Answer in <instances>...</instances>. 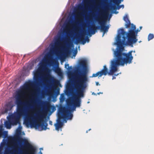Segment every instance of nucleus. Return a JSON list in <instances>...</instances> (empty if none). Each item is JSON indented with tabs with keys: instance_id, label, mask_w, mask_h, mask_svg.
<instances>
[{
	"instance_id": "obj_1",
	"label": "nucleus",
	"mask_w": 154,
	"mask_h": 154,
	"mask_svg": "<svg viewBox=\"0 0 154 154\" xmlns=\"http://www.w3.org/2000/svg\"><path fill=\"white\" fill-rule=\"evenodd\" d=\"M35 85V82L29 81L25 83L22 89L17 92L16 98L17 111L10 115L8 119L12 125H16L20 124L21 117L25 116L24 122L27 126L30 125L31 128L41 127L42 130H46L47 129L48 124L44 120L45 118L46 114H44L43 112H38L34 116L32 114L30 115H27L28 106H31L30 103L34 104L35 103V93L32 94V98L29 101L23 102L21 100L22 98L24 97L25 94L24 91L29 90L30 87Z\"/></svg>"
},
{
	"instance_id": "obj_2",
	"label": "nucleus",
	"mask_w": 154,
	"mask_h": 154,
	"mask_svg": "<svg viewBox=\"0 0 154 154\" xmlns=\"http://www.w3.org/2000/svg\"><path fill=\"white\" fill-rule=\"evenodd\" d=\"M118 47L116 50L114 51V57L116 60L112 61L109 72L105 65L101 71L93 74L91 77H95L98 76L101 77L103 75H106L107 74L109 75H112L117 71L118 66H124L125 64L127 65L131 63L133 58L132 54L133 51H130L128 53H123L124 48L122 45H118Z\"/></svg>"
},
{
	"instance_id": "obj_3",
	"label": "nucleus",
	"mask_w": 154,
	"mask_h": 154,
	"mask_svg": "<svg viewBox=\"0 0 154 154\" xmlns=\"http://www.w3.org/2000/svg\"><path fill=\"white\" fill-rule=\"evenodd\" d=\"M77 73L74 82V87L76 91V95L72 96L66 101L68 106H73V109L76 107H80L81 105V97H84V91L86 88L88 81L87 74L85 71Z\"/></svg>"
},
{
	"instance_id": "obj_4",
	"label": "nucleus",
	"mask_w": 154,
	"mask_h": 154,
	"mask_svg": "<svg viewBox=\"0 0 154 154\" xmlns=\"http://www.w3.org/2000/svg\"><path fill=\"white\" fill-rule=\"evenodd\" d=\"M108 14V13L106 11H104L102 12L95 19V20L98 22L100 26H96L94 25H92L91 26L90 28L88 29V33H90L91 32L92 34H94L97 29H100L101 32H103L102 35L103 37L105 33L108 31L109 29V27L108 26L105 25L106 15Z\"/></svg>"
},
{
	"instance_id": "obj_5",
	"label": "nucleus",
	"mask_w": 154,
	"mask_h": 154,
	"mask_svg": "<svg viewBox=\"0 0 154 154\" xmlns=\"http://www.w3.org/2000/svg\"><path fill=\"white\" fill-rule=\"evenodd\" d=\"M131 28L128 33L125 31L123 29H120L121 31V33L123 35V41L124 42L127 38L128 44L130 45L137 42V39L136 38V36L138 32L140 31L138 29H136L135 26L133 24H131Z\"/></svg>"
},
{
	"instance_id": "obj_6",
	"label": "nucleus",
	"mask_w": 154,
	"mask_h": 154,
	"mask_svg": "<svg viewBox=\"0 0 154 154\" xmlns=\"http://www.w3.org/2000/svg\"><path fill=\"white\" fill-rule=\"evenodd\" d=\"M72 117V114L67 108L64 106H60L58 113L57 123L55 125L56 130L58 131L59 129L63 125V121L61 120L62 119H71Z\"/></svg>"
},
{
	"instance_id": "obj_7",
	"label": "nucleus",
	"mask_w": 154,
	"mask_h": 154,
	"mask_svg": "<svg viewBox=\"0 0 154 154\" xmlns=\"http://www.w3.org/2000/svg\"><path fill=\"white\" fill-rule=\"evenodd\" d=\"M86 31L83 30L80 35L76 37V44H77L79 42H81L82 44L84 45L86 43V42H88L89 39L88 37L86 36L85 38H84V35H86Z\"/></svg>"
},
{
	"instance_id": "obj_8",
	"label": "nucleus",
	"mask_w": 154,
	"mask_h": 154,
	"mask_svg": "<svg viewBox=\"0 0 154 154\" xmlns=\"http://www.w3.org/2000/svg\"><path fill=\"white\" fill-rule=\"evenodd\" d=\"M60 45V39L59 38L55 41V45H53L52 46V48L51 49V51H52L53 52H55L56 54V52L58 50V47ZM57 55H58L57 54Z\"/></svg>"
},
{
	"instance_id": "obj_9",
	"label": "nucleus",
	"mask_w": 154,
	"mask_h": 154,
	"mask_svg": "<svg viewBox=\"0 0 154 154\" xmlns=\"http://www.w3.org/2000/svg\"><path fill=\"white\" fill-rule=\"evenodd\" d=\"M59 83V82L58 80H56L54 81V84H51L50 85H46V87L48 88V92L49 93L51 92L52 89H54L55 88L54 84H58Z\"/></svg>"
},
{
	"instance_id": "obj_10",
	"label": "nucleus",
	"mask_w": 154,
	"mask_h": 154,
	"mask_svg": "<svg viewBox=\"0 0 154 154\" xmlns=\"http://www.w3.org/2000/svg\"><path fill=\"white\" fill-rule=\"evenodd\" d=\"M123 20L126 23L125 25V27L126 28H128L129 27L131 24L127 15H126L124 17Z\"/></svg>"
},
{
	"instance_id": "obj_11",
	"label": "nucleus",
	"mask_w": 154,
	"mask_h": 154,
	"mask_svg": "<svg viewBox=\"0 0 154 154\" xmlns=\"http://www.w3.org/2000/svg\"><path fill=\"white\" fill-rule=\"evenodd\" d=\"M86 60H81L79 62V66L83 67H85L86 66Z\"/></svg>"
},
{
	"instance_id": "obj_12",
	"label": "nucleus",
	"mask_w": 154,
	"mask_h": 154,
	"mask_svg": "<svg viewBox=\"0 0 154 154\" xmlns=\"http://www.w3.org/2000/svg\"><path fill=\"white\" fill-rule=\"evenodd\" d=\"M55 72L57 73L58 75L60 76H62L63 75L61 69L59 68H57L55 69L54 70Z\"/></svg>"
},
{
	"instance_id": "obj_13",
	"label": "nucleus",
	"mask_w": 154,
	"mask_h": 154,
	"mask_svg": "<svg viewBox=\"0 0 154 154\" xmlns=\"http://www.w3.org/2000/svg\"><path fill=\"white\" fill-rule=\"evenodd\" d=\"M43 105L44 106H46L47 109L48 110H49V108L52 107L48 102H44L43 104ZM53 107L54 108V107L53 106Z\"/></svg>"
},
{
	"instance_id": "obj_14",
	"label": "nucleus",
	"mask_w": 154,
	"mask_h": 154,
	"mask_svg": "<svg viewBox=\"0 0 154 154\" xmlns=\"http://www.w3.org/2000/svg\"><path fill=\"white\" fill-rule=\"evenodd\" d=\"M5 127L8 129H10L11 125H12L10 122L6 121L5 123Z\"/></svg>"
},
{
	"instance_id": "obj_15",
	"label": "nucleus",
	"mask_w": 154,
	"mask_h": 154,
	"mask_svg": "<svg viewBox=\"0 0 154 154\" xmlns=\"http://www.w3.org/2000/svg\"><path fill=\"white\" fill-rule=\"evenodd\" d=\"M116 5H117V7H116L115 6H113L112 7V8L113 9L115 10H116V9L119 10L121 8H124V5H119V3L117 4Z\"/></svg>"
},
{
	"instance_id": "obj_16",
	"label": "nucleus",
	"mask_w": 154,
	"mask_h": 154,
	"mask_svg": "<svg viewBox=\"0 0 154 154\" xmlns=\"http://www.w3.org/2000/svg\"><path fill=\"white\" fill-rule=\"evenodd\" d=\"M6 107L8 109H6V111H7L8 110L11 109L13 107V106L12 105L11 102H9L7 104Z\"/></svg>"
},
{
	"instance_id": "obj_17",
	"label": "nucleus",
	"mask_w": 154,
	"mask_h": 154,
	"mask_svg": "<svg viewBox=\"0 0 154 154\" xmlns=\"http://www.w3.org/2000/svg\"><path fill=\"white\" fill-rule=\"evenodd\" d=\"M11 151L8 148L5 149V152L3 154H11L12 153Z\"/></svg>"
},
{
	"instance_id": "obj_18",
	"label": "nucleus",
	"mask_w": 154,
	"mask_h": 154,
	"mask_svg": "<svg viewBox=\"0 0 154 154\" xmlns=\"http://www.w3.org/2000/svg\"><path fill=\"white\" fill-rule=\"evenodd\" d=\"M72 42L71 39L68 38H67L66 39V44L67 45L69 46L72 44Z\"/></svg>"
},
{
	"instance_id": "obj_19",
	"label": "nucleus",
	"mask_w": 154,
	"mask_h": 154,
	"mask_svg": "<svg viewBox=\"0 0 154 154\" xmlns=\"http://www.w3.org/2000/svg\"><path fill=\"white\" fill-rule=\"evenodd\" d=\"M65 67L66 68H67L68 70V72L69 73H71V71L70 70L72 69V68L71 66L69 67V64H66L65 65Z\"/></svg>"
},
{
	"instance_id": "obj_20",
	"label": "nucleus",
	"mask_w": 154,
	"mask_h": 154,
	"mask_svg": "<svg viewBox=\"0 0 154 154\" xmlns=\"http://www.w3.org/2000/svg\"><path fill=\"white\" fill-rule=\"evenodd\" d=\"M120 29H120L119 30V33L117 35V40H121V35H122V34H121V31L120 30ZM122 35L123 36V35Z\"/></svg>"
},
{
	"instance_id": "obj_21",
	"label": "nucleus",
	"mask_w": 154,
	"mask_h": 154,
	"mask_svg": "<svg viewBox=\"0 0 154 154\" xmlns=\"http://www.w3.org/2000/svg\"><path fill=\"white\" fill-rule=\"evenodd\" d=\"M154 37V35L150 33L149 34L148 37V41H149L152 39H153Z\"/></svg>"
},
{
	"instance_id": "obj_22",
	"label": "nucleus",
	"mask_w": 154,
	"mask_h": 154,
	"mask_svg": "<svg viewBox=\"0 0 154 154\" xmlns=\"http://www.w3.org/2000/svg\"><path fill=\"white\" fill-rule=\"evenodd\" d=\"M125 41V40L124 42H123V40H122V41H121V40H117V45H122V42H124Z\"/></svg>"
},
{
	"instance_id": "obj_23",
	"label": "nucleus",
	"mask_w": 154,
	"mask_h": 154,
	"mask_svg": "<svg viewBox=\"0 0 154 154\" xmlns=\"http://www.w3.org/2000/svg\"><path fill=\"white\" fill-rule=\"evenodd\" d=\"M19 125V126H18V128L17 130V132H20L21 131V129L22 128V127L21 126V123L20 122V124H18Z\"/></svg>"
},
{
	"instance_id": "obj_24",
	"label": "nucleus",
	"mask_w": 154,
	"mask_h": 154,
	"mask_svg": "<svg viewBox=\"0 0 154 154\" xmlns=\"http://www.w3.org/2000/svg\"><path fill=\"white\" fill-rule=\"evenodd\" d=\"M39 75V72H38L37 71L35 73H34V76L35 77V80H37V78L36 77H37V80H38V76Z\"/></svg>"
},
{
	"instance_id": "obj_25",
	"label": "nucleus",
	"mask_w": 154,
	"mask_h": 154,
	"mask_svg": "<svg viewBox=\"0 0 154 154\" xmlns=\"http://www.w3.org/2000/svg\"><path fill=\"white\" fill-rule=\"evenodd\" d=\"M5 132V131H3L1 129H0V137H1L2 135H4Z\"/></svg>"
},
{
	"instance_id": "obj_26",
	"label": "nucleus",
	"mask_w": 154,
	"mask_h": 154,
	"mask_svg": "<svg viewBox=\"0 0 154 154\" xmlns=\"http://www.w3.org/2000/svg\"><path fill=\"white\" fill-rule=\"evenodd\" d=\"M100 93H101L100 92L99 93H97V94H96L94 92H93L92 93V95H97V94L99 95L100 94ZM101 94H102V93Z\"/></svg>"
},
{
	"instance_id": "obj_27",
	"label": "nucleus",
	"mask_w": 154,
	"mask_h": 154,
	"mask_svg": "<svg viewBox=\"0 0 154 154\" xmlns=\"http://www.w3.org/2000/svg\"><path fill=\"white\" fill-rule=\"evenodd\" d=\"M96 85L97 86H98V85H100L99 84V82H96Z\"/></svg>"
},
{
	"instance_id": "obj_28",
	"label": "nucleus",
	"mask_w": 154,
	"mask_h": 154,
	"mask_svg": "<svg viewBox=\"0 0 154 154\" xmlns=\"http://www.w3.org/2000/svg\"><path fill=\"white\" fill-rule=\"evenodd\" d=\"M52 122L51 121H49V124H50V125H52Z\"/></svg>"
},
{
	"instance_id": "obj_29",
	"label": "nucleus",
	"mask_w": 154,
	"mask_h": 154,
	"mask_svg": "<svg viewBox=\"0 0 154 154\" xmlns=\"http://www.w3.org/2000/svg\"><path fill=\"white\" fill-rule=\"evenodd\" d=\"M79 28L78 27V28H77V29H76V31H79Z\"/></svg>"
},
{
	"instance_id": "obj_30",
	"label": "nucleus",
	"mask_w": 154,
	"mask_h": 154,
	"mask_svg": "<svg viewBox=\"0 0 154 154\" xmlns=\"http://www.w3.org/2000/svg\"><path fill=\"white\" fill-rule=\"evenodd\" d=\"M2 149V147L1 146H0V151H1Z\"/></svg>"
},
{
	"instance_id": "obj_31",
	"label": "nucleus",
	"mask_w": 154,
	"mask_h": 154,
	"mask_svg": "<svg viewBox=\"0 0 154 154\" xmlns=\"http://www.w3.org/2000/svg\"><path fill=\"white\" fill-rule=\"evenodd\" d=\"M113 0V2L114 3H115L116 2V0Z\"/></svg>"
},
{
	"instance_id": "obj_32",
	"label": "nucleus",
	"mask_w": 154,
	"mask_h": 154,
	"mask_svg": "<svg viewBox=\"0 0 154 154\" xmlns=\"http://www.w3.org/2000/svg\"><path fill=\"white\" fill-rule=\"evenodd\" d=\"M116 78V77H115L114 76H113L112 79H115Z\"/></svg>"
},
{
	"instance_id": "obj_33",
	"label": "nucleus",
	"mask_w": 154,
	"mask_h": 154,
	"mask_svg": "<svg viewBox=\"0 0 154 154\" xmlns=\"http://www.w3.org/2000/svg\"><path fill=\"white\" fill-rule=\"evenodd\" d=\"M115 14H117V13H118V12H117V11H116V12H115Z\"/></svg>"
},
{
	"instance_id": "obj_34",
	"label": "nucleus",
	"mask_w": 154,
	"mask_h": 154,
	"mask_svg": "<svg viewBox=\"0 0 154 154\" xmlns=\"http://www.w3.org/2000/svg\"><path fill=\"white\" fill-rule=\"evenodd\" d=\"M119 75V74H115L114 75L115 76H117Z\"/></svg>"
},
{
	"instance_id": "obj_35",
	"label": "nucleus",
	"mask_w": 154,
	"mask_h": 154,
	"mask_svg": "<svg viewBox=\"0 0 154 154\" xmlns=\"http://www.w3.org/2000/svg\"><path fill=\"white\" fill-rule=\"evenodd\" d=\"M142 26H140V30L142 28Z\"/></svg>"
},
{
	"instance_id": "obj_36",
	"label": "nucleus",
	"mask_w": 154,
	"mask_h": 154,
	"mask_svg": "<svg viewBox=\"0 0 154 154\" xmlns=\"http://www.w3.org/2000/svg\"><path fill=\"white\" fill-rule=\"evenodd\" d=\"M59 55L60 57H62V56L61 54H60Z\"/></svg>"
},
{
	"instance_id": "obj_37",
	"label": "nucleus",
	"mask_w": 154,
	"mask_h": 154,
	"mask_svg": "<svg viewBox=\"0 0 154 154\" xmlns=\"http://www.w3.org/2000/svg\"><path fill=\"white\" fill-rule=\"evenodd\" d=\"M84 24L83 23H82V26H84Z\"/></svg>"
},
{
	"instance_id": "obj_38",
	"label": "nucleus",
	"mask_w": 154,
	"mask_h": 154,
	"mask_svg": "<svg viewBox=\"0 0 154 154\" xmlns=\"http://www.w3.org/2000/svg\"><path fill=\"white\" fill-rule=\"evenodd\" d=\"M40 154H42V153L41 152H40Z\"/></svg>"
},
{
	"instance_id": "obj_39",
	"label": "nucleus",
	"mask_w": 154,
	"mask_h": 154,
	"mask_svg": "<svg viewBox=\"0 0 154 154\" xmlns=\"http://www.w3.org/2000/svg\"><path fill=\"white\" fill-rule=\"evenodd\" d=\"M40 154H42V153L41 152H40Z\"/></svg>"
},
{
	"instance_id": "obj_40",
	"label": "nucleus",
	"mask_w": 154,
	"mask_h": 154,
	"mask_svg": "<svg viewBox=\"0 0 154 154\" xmlns=\"http://www.w3.org/2000/svg\"><path fill=\"white\" fill-rule=\"evenodd\" d=\"M0 154H2V153L1 152V151H0Z\"/></svg>"
},
{
	"instance_id": "obj_41",
	"label": "nucleus",
	"mask_w": 154,
	"mask_h": 154,
	"mask_svg": "<svg viewBox=\"0 0 154 154\" xmlns=\"http://www.w3.org/2000/svg\"><path fill=\"white\" fill-rule=\"evenodd\" d=\"M91 130V129H90L88 130V131H89Z\"/></svg>"
},
{
	"instance_id": "obj_42",
	"label": "nucleus",
	"mask_w": 154,
	"mask_h": 154,
	"mask_svg": "<svg viewBox=\"0 0 154 154\" xmlns=\"http://www.w3.org/2000/svg\"><path fill=\"white\" fill-rule=\"evenodd\" d=\"M80 21L82 23V20H80Z\"/></svg>"
},
{
	"instance_id": "obj_43",
	"label": "nucleus",
	"mask_w": 154,
	"mask_h": 154,
	"mask_svg": "<svg viewBox=\"0 0 154 154\" xmlns=\"http://www.w3.org/2000/svg\"><path fill=\"white\" fill-rule=\"evenodd\" d=\"M88 131H86V133H88Z\"/></svg>"
},
{
	"instance_id": "obj_44",
	"label": "nucleus",
	"mask_w": 154,
	"mask_h": 154,
	"mask_svg": "<svg viewBox=\"0 0 154 154\" xmlns=\"http://www.w3.org/2000/svg\"><path fill=\"white\" fill-rule=\"evenodd\" d=\"M54 60H53V61H52V63H53V62H54Z\"/></svg>"
},
{
	"instance_id": "obj_45",
	"label": "nucleus",
	"mask_w": 154,
	"mask_h": 154,
	"mask_svg": "<svg viewBox=\"0 0 154 154\" xmlns=\"http://www.w3.org/2000/svg\"><path fill=\"white\" fill-rule=\"evenodd\" d=\"M65 32L66 33H67V32L66 31Z\"/></svg>"
}]
</instances>
